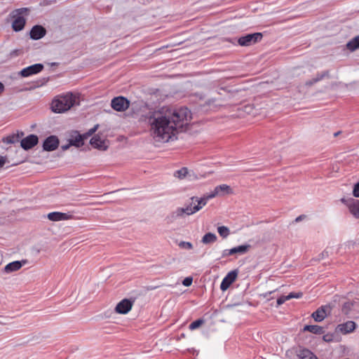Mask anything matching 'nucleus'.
<instances>
[{"instance_id": "obj_29", "label": "nucleus", "mask_w": 359, "mask_h": 359, "mask_svg": "<svg viewBox=\"0 0 359 359\" xmlns=\"http://www.w3.org/2000/svg\"><path fill=\"white\" fill-rule=\"evenodd\" d=\"M325 77H329V71H325L323 72L318 74L314 79V82H318Z\"/></svg>"}, {"instance_id": "obj_10", "label": "nucleus", "mask_w": 359, "mask_h": 359, "mask_svg": "<svg viewBox=\"0 0 359 359\" xmlns=\"http://www.w3.org/2000/svg\"><path fill=\"white\" fill-rule=\"evenodd\" d=\"M330 311L331 307L330 306H322L320 308H318L315 312H313L311 316L315 321L321 322L326 318L327 313H329Z\"/></svg>"}, {"instance_id": "obj_6", "label": "nucleus", "mask_w": 359, "mask_h": 359, "mask_svg": "<svg viewBox=\"0 0 359 359\" xmlns=\"http://www.w3.org/2000/svg\"><path fill=\"white\" fill-rule=\"evenodd\" d=\"M213 198L210 197V194L203 195L202 197L193 196L190 198L192 203L193 209L195 212L201 210L208 203V200Z\"/></svg>"}, {"instance_id": "obj_34", "label": "nucleus", "mask_w": 359, "mask_h": 359, "mask_svg": "<svg viewBox=\"0 0 359 359\" xmlns=\"http://www.w3.org/2000/svg\"><path fill=\"white\" fill-rule=\"evenodd\" d=\"M99 126H100L99 124H96L93 128L90 129L87 133H86L83 135V137L85 138H87L88 137L92 135L98 129Z\"/></svg>"}, {"instance_id": "obj_19", "label": "nucleus", "mask_w": 359, "mask_h": 359, "mask_svg": "<svg viewBox=\"0 0 359 359\" xmlns=\"http://www.w3.org/2000/svg\"><path fill=\"white\" fill-rule=\"evenodd\" d=\"M48 219L50 221L57 222L62 220H68L72 218V215L69 213H63L60 212H50Z\"/></svg>"}, {"instance_id": "obj_15", "label": "nucleus", "mask_w": 359, "mask_h": 359, "mask_svg": "<svg viewBox=\"0 0 359 359\" xmlns=\"http://www.w3.org/2000/svg\"><path fill=\"white\" fill-rule=\"evenodd\" d=\"M133 302L128 299H124L118 303L115 307V311L120 314H126L131 310Z\"/></svg>"}, {"instance_id": "obj_3", "label": "nucleus", "mask_w": 359, "mask_h": 359, "mask_svg": "<svg viewBox=\"0 0 359 359\" xmlns=\"http://www.w3.org/2000/svg\"><path fill=\"white\" fill-rule=\"evenodd\" d=\"M29 13V8H21L14 10L11 16L13 19L12 23V27L14 31L19 32L23 29L25 27L26 20L25 15H27Z\"/></svg>"}, {"instance_id": "obj_47", "label": "nucleus", "mask_w": 359, "mask_h": 359, "mask_svg": "<svg viewBox=\"0 0 359 359\" xmlns=\"http://www.w3.org/2000/svg\"><path fill=\"white\" fill-rule=\"evenodd\" d=\"M308 359H318L316 356H315L313 354L311 355V356L309 357Z\"/></svg>"}, {"instance_id": "obj_42", "label": "nucleus", "mask_w": 359, "mask_h": 359, "mask_svg": "<svg viewBox=\"0 0 359 359\" xmlns=\"http://www.w3.org/2000/svg\"><path fill=\"white\" fill-rule=\"evenodd\" d=\"M13 138H14V137H8L6 138V142L7 143H13L14 142Z\"/></svg>"}, {"instance_id": "obj_24", "label": "nucleus", "mask_w": 359, "mask_h": 359, "mask_svg": "<svg viewBox=\"0 0 359 359\" xmlns=\"http://www.w3.org/2000/svg\"><path fill=\"white\" fill-rule=\"evenodd\" d=\"M85 137L83 135H77L76 137H72L70 140V144H72L74 146H76V147H79L80 146L83 144V139Z\"/></svg>"}, {"instance_id": "obj_12", "label": "nucleus", "mask_w": 359, "mask_h": 359, "mask_svg": "<svg viewBox=\"0 0 359 359\" xmlns=\"http://www.w3.org/2000/svg\"><path fill=\"white\" fill-rule=\"evenodd\" d=\"M233 194V190L230 186L226 184H221L217 186L214 191L210 193V197L223 196Z\"/></svg>"}, {"instance_id": "obj_37", "label": "nucleus", "mask_w": 359, "mask_h": 359, "mask_svg": "<svg viewBox=\"0 0 359 359\" xmlns=\"http://www.w3.org/2000/svg\"><path fill=\"white\" fill-rule=\"evenodd\" d=\"M287 296V298L289 300L292 298H300L302 296V292H298V293L291 292Z\"/></svg>"}, {"instance_id": "obj_1", "label": "nucleus", "mask_w": 359, "mask_h": 359, "mask_svg": "<svg viewBox=\"0 0 359 359\" xmlns=\"http://www.w3.org/2000/svg\"><path fill=\"white\" fill-rule=\"evenodd\" d=\"M191 118V113L187 107H162L149 111L146 116L151 135L158 142L176 139L178 133L187 129Z\"/></svg>"}, {"instance_id": "obj_17", "label": "nucleus", "mask_w": 359, "mask_h": 359, "mask_svg": "<svg viewBox=\"0 0 359 359\" xmlns=\"http://www.w3.org/2000/svg\"><path fill=\"white\" fill-rule=\"evenodd\" d=\"M46 34V29L41 25H34L30 31V38L34 40H39L43 38Z\"/></svg>"}, {"instance_id": "obj_32", "label": "nucleus", "mask_w": 359, "mask_h": 359, "mask_svg": "<svg viewBox=\"0 0 359 359\" xmlns=\"http://www.w3.org/2000/svg\"><path fill=\"white\" fill-rule=\"evenodd\" d=\"M179 247L184 249L191 250L193 248V245L190 242L181 241L179 243Z\"/></svg>"}, {"instance_id": "obj_16", "label": "nucleus", "mask_w": 359, "mask_h": 359, "mask_svg": "<svg viewBox=\"0 0 359 359\" xmlns=\"http://www.w3.org/2000/svg\"><path fill=\"white\" fill-rule=\"evenodd\" d=\"M90 143L94 148L99 150L105 151L108 148V142L106 140H102L98 135L93 136Z\"/></svg>"}, {"instance_id": "obj_23", "label": "nucleus", "mask_w": 359, "mask_h": 359, "mask_svg": "<svg viewBox=\"0 0 359 359\" xmlns=\"http://www.w3.org/2000/svg\"><path fill=\"white\" fill-rule=\"evenodd\" d=\"M217 241V236L213 233H205L202 238V243L204 244H209L215 243Z\"/></svg>"}, {"instance_id": "obj_22", "label": "nucleus", "mask_w": 359, "mask_h": 359, "mask_svg": "<svg viewBox=\"0 0 359 359\" xmlns=\"http://www.w3.org/2000/svg\"><path fill=\"white\" fill-rule=\"evenodd\" d=\"M346 48L353 52L359 48V36H356L346 43Z\"/></svg>"}, {"instance_id": "obj_30", "label": "nucleus", "mask_w": 359, "mask_h": 359, "mask_svg": "<svg viewBox=\"0 0 359 359\" xmlns=\"http://www.w3.org/2000/svg\"><path fill=\"white\" fill-rule=\"evenodd\" d=\"M325 77H329V71H325L323 72L318 74L314 79V82H318Z\"/></svg>"}, {"instance_id": "obj_11", "label": "nucleus", "mask_w": 359, "mask_h": 359, "mask_svg": "<svg viewBox=\"0 0 359 359\" xmlns=\"http://www.w3.org/2000/svg\"><path fill=\"white\" fill-rule=\"evenodd\" d=\"M43 69L42 64H35L24 68L20 72V75L22 77H28L31 75L36 74L41 72Z\"/></svg>"}, {"instance_id": "obj_2", "label": "nucleus", "mask_w": 359, "mask_h": 359, "mask_svg": "<svg viewBox=\"0 0 359 359\" xmlns=\"http://www.w3.org/2000/svg\"><path fill=\"white\" fill-rule=\"evenodd\" d=\"M76 103V97L72 93L56 97L51 103V109L55 113H62L69 110Z\"/></svg>"}, {"instance_id": "obj_27", "label": "nucleus", "mask_w": 359, "mask_h": 359, "mask_svg": "<svg viewBox=\"0 0 359 359\" xmlns=\"http://www.w3.org/2000/svg\"><path fill=\"white\" fill-rule=\"evenodd\" d=\"M313 353L308 349H300L297 355L300 359H308Z\"/></svg>"}, {"instance_id": "obj_36", "label": "nucleus", "mask_w": 359, "mask_h": 359, "mask_svg": "<svg viewBox=\"0 0 359 359\" xmlns=\"http://www.w3.org/2000/svg\"><path fill=\"white\" fill-rule=\"evenodd\" d=\"M192 282H193V278L191 277H187L183 280L182 284L184 286L188 287L191 285Z\"/></svg>"}, {"instance_id": "obj_31", "label": "nucleus", "mask_w": 359, "mask_h": 359, "mask_svg": "<svg viewBox=\"0 0 359 359\" xmlns=\"http://www.w3.org/2000/svg\"><path fill=\"white\" fill-rule=\"evenodd\" d=\"M203 320L201 319L196 320L189 325V329L191 330H195L203 324Z\"/></svg>"}, {"instance_id": "obj_25", "label": "nucleus", "mask_w": 359, "mask_h": 359, "mask_svg": "<svg viewBox=\"0 0 359 359\" xmlns=\"http://www.w3.org/2000/svg\"><path fill=\"white\" fill-rule=\"evenodd\" d=\"M188 175H189V172L187 168H182L174 173V176L179 179H184Z\"/></svg>"}, {"instance_id": "obj_26", "label": "nucleus", "mask_w": 359, "mask_h": 359, "mask_svg": "<svg viewBox=\"0 0 359 359\" xmlns=\"http://www.w3.org/2000/svg\"><path fill=\"white\" fill-rule=\"evenodd\" d=\"M238 276V270H233L227 273V275L224 277L225 279H227L228 282L230 283H233Z\"/></svg>"}, {"instance_id": "obj_33", "label": "nucleus", "mask_w": 359, "mask_h": 359, "mask_svg": "<svg viewBox=\"0 0 359 359\" xmlns=\"http://www.w3.org/2000/svg\"><path fill=\"white\" fill-rule=\"evenodd\" d=\"M231 285V283H230V282H228L227 279H225L224 278V279L222 280V283L220 285V289L222 291H225V290H226L229 287V286Z\"/></svg>"}, {"instance_id": "obj_38", "label": "nucleus", "mask_w": 359, "mask_h": 359, "mask_svg": "<svg viewBox=\"0 0 359 359\" xmlns=\"http://www.w3.org/2000/svg\"><path fill=\"white\" fill-rule=\"evenodd\" d=\"M288 300L287 296H281L277 299L278 306L283 304L285 301Z\"/></svg>"}, {"instance_id": "obj_46", "label": "nucleus", "mask_w": 359, "mask_h": 359, "mask_svg": "<svg viewBox=\"0 0 359 359\" xmlns=\"http://www.w3.org/2000/svg\"><path fill=\"white\" fill-rule=\"evenodd\" d=\"M350 306H351V304L347 302V303H345L344 305V307H343V310H344L345 309H349L350 308Z\"/></svg>"}, {"instance_id": "obj_49", "label": "nucleus", "mask_w": 359, "mask_h": 359, "mask_svg": "<svg viewBox=\"0 0 359 359\" xmlns=\"http://www.w3.org/2000/svg\"><path fill=\"white\" fill-rule=\"evenodd\" d=\"M0 324H1V325H6V324H7V323H4V322H1V321H0Z\"/></svg>"}, {"instance_id": "obj_39", "label": "nucleus", "mask_w": 359, "mask_h": 359, "mask_svg": "<svg viewBox=\"0 0 359 359\" xmlns=\"http://www.w3.org/2000/svg\"><path fill=\"white\" fill-rule=\"evenodd\" d=\"M6 161H7L6 157H4V156H2L0 155V168H1L5 165Z\"/></svg>"}, {"instance_id": "obj_41", "label": "nucleus", "mask_w": 359, "mask_h": 359, "mask_svg": "<svg viewBox=\"0 0 359 359\" xmlns=\"http://www.w3.org/2000/svg\"><path fill=\"white\" fill-rule=\"evenodd\" d=\"M71 145H72V144H70V142H69V144H67L62 145V146L61 147V148H62V149L63 151H65V150L68 149Z\"/></svg>"}, {"instance_id": "obj_48", "label": "nucleus", "mask_w": 359, "mask_h": 359, "mask_svg": "<svg viewBox=\"0 0 359 359\" xmlns=\"http://www.w3.org/2000/svg\"><path fill=\"white\" fill-rule=\"evenodd\" d=\"M24 135V133L22 132H21L20 133H18V137H22Z\"/></svg>"}, {"instance_id": "obj_28", "label": "nucleus", "mask_w": 359, "mask_h": 359, "mask_svg": "<svg viewBox=\"0 0 359 359\" xmlns=\"http://www.w3.org/2000/svg\"><path fill=\"white\" fill-rule=\"evenodd\" d=\"M217 231L222 238H226L230 233L229 228L224 226H219L217 228Z\"/></svg>"}, {"instance_id": "obj_7", "label": "nucleus", "mask_w": 359, "mask_h": 359, "mask_svg": "<svg viewBox=\"0 0 359 359\" xmlns=\"http://www.w3.org/2000/svg\"><path fill=\"white\" fill-rule=\"evenodd\" d=\"M130 102L125 97L120 96L112 99L111 107L117 111H124L129 107Z\"/></svg>"}, {"instance_id": "obj_14", "label": "nucleus", "mask_w": 359, "mask_h": 359, "mask_svg": "<svg viewBox=\"0 0 359 359\" xmlns=\"http://www.w3.org/2000/svg\"><path fill=\"white\" fill-rule=\"evenodd\" d=\"M59 145V140L55 135H51L47 137L43 144V149L44 151H51L55 150Z\"/></svg>"}, {"instance_id": "obj_18", "label": "nucleus", "mask_w": 359, "mask_h": 359, "mask_svg": "<svg viewBox=\"0 0 359 359\" xmlns=\"http://www.w3.org/2000/svg\"><path fill=\"white\" fill-rule=\"evenodd\" d=\"M27 263V260H22V261H15L13 262H11L5 266L4 269V271L6 273H11L12 272H15L18 271L22 268V266H24Z\"/></svg>"}, {"instance_id": "obj_9", "label": "nucleus", "mask_w": 359, "mask_h": 359, "mask_svg": "<svg viewBox=\"0 0 359 359\" xmlns=\"http://www.w3.org/2000/svg\"><path fill=\"white\" fill-rule=\"evenodd\" d=\"M250 248V245H239L229 250H223L222 256V257H226L236 254L243 255L245 254L249 250Z\"/></svg>"}, {"instance_id": "obj_40", "label": "nucleus", "mask_w": 359, "mask_h": 359, "mask_svg": "<svg viewBox=\"0 0 359 359\" xmlns=\"http://www.w3.org/2000/svg\"><path fill=\"white\" fill-rule=\"evenodd\" d=\"M316 83V82H314V79H312L306 81V85L308 86H311L313 85Z\"/></svg>"}, {"instance_id": "obj_4", "label": "nucleus", "mask_w": 359, "mask_h": 359, "mask_svg": "<svg viewBox=\"0 0 359 359\" xmlns=\"http://www.w3.org/2000/svg\"><path fill=\"white\" fill-rule=\"evenodd\" d=\"M196 213L193 209L192 203L186 204L184 207L177 208L174 211L171 212L166 217L165 221L168 224L173 223L179 218H182L185 215H191Z\"/></svg>"}, {"instance_id": "obj_45", "label": "nucleus", "mask_w": 359, "mask_h": 359, "mask_svg": "<svg viewBox=\"0 0 359 359\" xmlns=\"http://www.w3.org/2000/svg\"><path fill=\"white\" fill-rule=\"evenodd\" d=\"M4 90V86L1 82H0V95L3 93Z\"/></svg>"}, {"instance_id": "obj_13", "label": "nucleus", "mask_w": 359, "mask_h": 359, "mask_svg": "<svg viewBox=\"0 0 359 359\" xmlns=\"http://www.w3.org/2000/svg\"><path fill=\"white\" fill-rule=\"evenodd\" d=\"M39 142V138L36 135H29L23 138L20 142V145L25 150H29L36 145Z\"/></svg>"}, {"instance_id": "obj_8", "label": "nucleus", "mask_w": 359, "mask_h": 359, "mask_svg": "<svg viewBox=\"0 0 359 359\" xmlns=\"http://www.w3.org/2000/svg\"><path fill=\"white\" fill-rule=\"evenodd\" d=\"M341 201L348 207L350 212L355 218L359 219V200L354 198L346 199L343 198L341 199Z\"/></svg>"}, {"instance_id": "obj_44", "label": "nucleus", "mask_w": 359, "mask_h": 359, "mask_svg": "<svg viewBox=\"0 0 359 359\" xmlns=\"http://www.w3.org/2000/svg\"><path fill=\"white\" fill-rule=\"evenodd\" d=\"M304 217H305V216H304V215H300V216L297 217L295 219V222H299L302 221Z\"/></svg>"}, {"instance_id": "obj_21", "label": "nucleus", "mask_w": 359, "mask_h": 359, "mask_svg": "<svg viewBox=\"0 0 359 359\" xmlns=\"http://www.w3.org/2000/svg\"><path fill=\"white\" fill-rule=\"evenodd\" d=\"M304 331H308L316 334H321L325 332L323 327L316 325H306L304 327Z\"/></svg>"}, {"instance_id": "obj_20", "label": "nucleus", "mask_w": 359, "mask_h": 359, "mask_svg": "<svg viewBox=\"0 0 359 359\" xmlns=\"http://www.w3.org/2000/svg\"><path fill=\"white\" fill-rule=\"evenodd\" d=\"M337 327L341 332L347 334L355 330V323L353 321H347L345 323L339 325Z\"/></svg>"}, {"instance_id": "obj_5", "label": "nucleus", "mask_w": 359, "mask_h": 359, "mask_svg": "<svg viewBox=\"0 0 359 359\" xmlns=\"http://www.w3.org/2000/svg\"><path fill=\"white\" fill-rule=\"evenodd\" d=\"M262 39V34L261 33L248 34L241 36L238 39V43L241 46H250L261 41Z\"/></svg>"}, {"instance_id": "obj_43", "label": "nucleus", "mask_w": 359, "mask_h": 359, "mask_svg": "<svg viewBox=\"0 0 359 359\" xmlns=\"http://www.w3.org/2000/svg\"><path fill=\"white\" fill-rule=\"evenodd\" d=\"M323 340L325 341H330L332 340L331 339V336H329V335H324L323 336Z\"/></svg>"}, {"instance_id": "obj_35", "label": "nucleus", "mask_w": 359, "mask_h": 359, "mask_svg": "<svg viewBox=\"0 0 359 359\" xmlns=\"http://www.w3.org/2000/svg\"><path fill=\"white\" fill-rule=\"evenodd\" d=\"M353 195L356 198H359V182L353 187Z\"/></svg>"}]
</instances>
